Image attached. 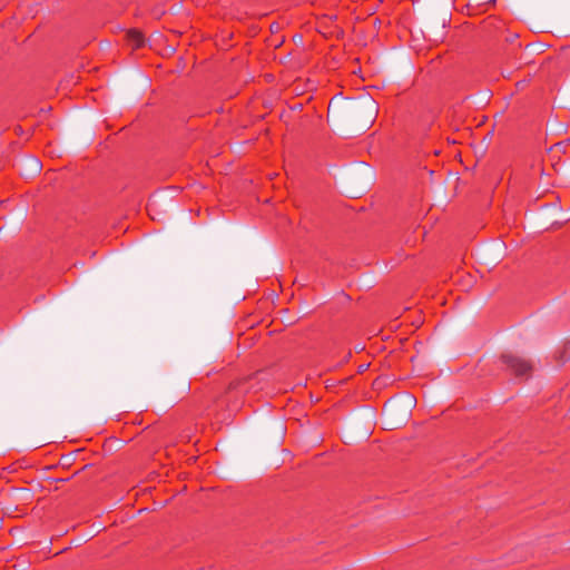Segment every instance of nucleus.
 I'll return each instance as SVG.
<instances>
[{"label":"nucleus","mask_w":570,"mask_h":570,"mask_svg":"<svg viewBox=\"0 0 570 570\" xmlns=\"http://www.w3.org/2000/svg\"><path fill=\"white\" fill-rule=\"evenodd\" d=\"M377 105L372 98H337L330 101L327 119L334 127H354L356 131L366 130L375 120Z\"/></svg>","instance_id":"obj_1"},{"label":"nucleus","mask_w":570,"mask_h":570,"mask_svg":"<svg viewBox=\"0 0 570 570\" xmlns=\"http://www.w3.org/2000/svg\"><path fill=\"white\" fill-rule=\"evenodd\" d=\"M503 362L505 363L508 370L514 373L519 377H523L529 374L531 366L529 363L515 355L507 354L503 356Z\"/></svg>","instance_id":"obj_2"},{"label":"nucleus","mask_w":570,"mask_h":570,"mask_svg":"<svg viewBox=\"0 0 570 570\" xmlns=\"http://www.w3.org/2000/svg\"><path fill=\"white\" fill-rule=\"evenodd\" d=\"M127 38H128L129 43L135 48L141 47L145 41L142 35L136 30L128 31Z\"/></svg>","instance_id":"obj_3"},{"label":"nucleus","mask_w":570,"mask_h":570,"mask_svg":"<svg viewBox=\"0 0 570 570\" xmlns=\"http://www.w3.org/2000/svg\"><path fill=\"white\" fill-rule=\"evenodd\" d=\"M27 161L29 163L30 169L33 173L40 171L41 165L37 158H29Z\"/></svg>","instance_id":"obj_4"},{"label":"nucleus","mask_w":570,"mask_h":570,"mask_svg":"<svg viewBox=\"0 0 570 570\" xmlns=\"http://www.w3.org/2000/svg\"><path fill=\"white\" fill-rule=\"evenodd\" d=\"M392 406H393V404L386 405L385 406V412H390L392 410Z\"/></svg>","instance_id":"obj_5"}]
</instances>
